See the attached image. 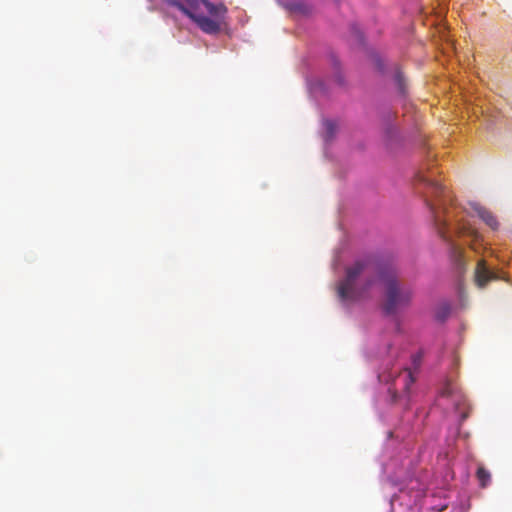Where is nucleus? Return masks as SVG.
I'll list each match as a JSON object with an SVG mask.
<instances>
[{"mask_svg": "<svg viewBox=\"0 0 512 512\" xmlns=\"http://www.w3.org/2000/svg\"><path fill=\"white\" fill-rule=\"evenodd\" d=\"M394 78H395V81H396V83H397V85H398V87H399V90H400L402 93H404V86H405V85H404V76H403L402 72H401L399 69H397V70L395 71V76H394Z\"/></svg>", "mask_w": 512, "mask_h": 512, "instance_id": "nucleus-11", "label": "nucleus"}, {"mask_svg": "<svg viewBox=\"0 0 512 512\" xmlns=\"http://www.w3.org/2000/svg\"><path fill=\"white\" fill-rule=\"evenodd\" d=\"M345 271V278L337 286L341 301L358 300L379 283L384 291L383 310L386 314L394 315L412 302V287L401 285L396 270L390 266H379L372 258L364 257L357 259Z\"/></svg>", "mask_w": 512, "mask_h": 512, "instance_id": "nucleus-1", "label": "nucleus"}, {"mask_svg": "<svg viewBox=\"0 0 512 512\" xmlns=\"http://www.w3.org/2000/svg\"><path fill=\"white\" fill-rule=\"evenodd\" d=\"M287 8L294 13L298 14H307L310 11V8L307 4L303 2H292L287 4Z\"/></svg>", "mask_w": 512, "mask_h": 512, "instance_id": "nucleus-10", "label": "nucleus"}, {"mask_svg": "<svg viewBox=\"0 0 512 512\" xmlns=\"http://www.w3.org/2000/svg\"><path fill=\"white\" fill-rule=\"evenodd\" d=\"M325 128H326V138L327 140H330L335 133V124L332 121H325Z\"/></svg>", "mask_w": 512, "mask_h": 512, "instance_id": "nucleus-12", "label": "nucleus"}, {"mask_svg": "<svg viewBox=\"0 0 512 512\" xmlns=\"http://www.w3.org/2000/svg\"><path fill=\"white\" fill-rule=\"evenodd\" d=\"M396 381H402L404 391L408 392L410 389V386L415 382V379L412 375V372L409 369H405V371L403 373H400L397 376Z\"/></svg>", "mask_w": 512, "mask_h": 512, "instance_id": "nucleus-8", "label": "nucleus"}, {"mask_svg": "<svg viewBox=\"0 0 512 512\" xmlns=\"http://www.w3.org/2000/svg\"><path fill=\"white\" fill-rule=\"evenodd\" d=\"M163 6L177 9L206 34L219 33L227 14L224 4H213L208 0H162Z\"/></svg>", "mask_w": 512, "mask_h": 512, "instance_id": "nucleus-2", "label": "nucleus"}, {"mask_svg": "<svg viewBox=\"0 0 512 512\" xmlns=\"http://www.w3.org/2000/svg\"><path fill=\"white\" fill-rule=\"evenodd\" d=\"M419 180L427 183L434 200L428 202L434 225L441 238L445 241L449 240L446 234L445 228L450 220V211L447 208V202L450 201V196L446 191V188L433 180L427 179L424 176H420Z\"/></svg>", "mask_w": 512, "mask_h": 512, "instance_id": "nucleus-3", "label": "nucleus"}, {"mask_svg": "<svg viewBox=\"0 0 512 512\" xmlns=\"http://www.w3.org/2000/svg\"><path fill=\"white\" fill-rule=\"evenodd\" d=\"M452 250L457 262L459 263V265H462V251L456 247H453Z\"/></svg>", "mask_w": 512, "mask_h": 512, "instance_id": "nucleus-13", "label": "nucleus"}, {"mask_svg": "<svg viewBox=\"0 0 512 512\" xmlns=\"http://www.w3.org/2000/svg\"><path fill=\"white\" fill-rule=\"evenodd\" d=\"M455 408L457 411L460 412L461 422L465 421L469 417L471 407L464 397H462L458 402L455 403Z\"/></svg>", "mask_w": 512, "mask_h": 512, "instance_id": "nucleus-7", "label": "nucleus"}, {"mask_svg": "<svg viewBox=\"0 0 512 512\" xmlns=\"http://www.w3.org/2000/svg\"><path fill=\"white\" fill-rule=\"evenodd\" d=\"M495 272L491 271L484 260H479L475 270V280L480 287H484L489 281L497 279Z\"/></svg>", "mask_w": 512, "mask_h": 512, "instance_id": "nucleus-4", "label": "nucleus"}, {"mask_svg": "<svg viewBox=\"0 0 512 512\" xmlns=\"http://www.w3.org/2000/svg\"><path fill=\"white\" fill-rule=\"evenodd\" d=\"M476 477L479 481V485L481 488H486L491 482V474L490 472L483 466H479L476 471Z\"/></svg>", "mask_w": 512, "mask_h": 512, "instance_id": "nucleus-6", "label": "nucleus"}, {"mask_svg": "<svg viewBox=\"0 0 512 512\" xmlns=\"http://www.w3.org/2000/svg\"><path fill=\"white\" fill-rule=\"evenodd\" d=\"M456 230H457V233L460 235L472 236L475 239L478 237L477 231L471 225H469L467 223H461L458 220H457V224H456Z\"/></svg>", "mask_w": 512, "mask_h": 512, "instance_id": "nucleus-9", "label": "nucleus"}, {"mask_svg": "<svg viewBox=\"0 0 512 512\" xmlns=\"http://www.w3.org/2000/svg\"><path fill=\"white\" fill-rule=\"evenodd\" d=\"M474 211L477 213V215L493 230L498 229L499 223L496 219V217L485 207L479 205V204H473L472 205Z\"/></svg>", "mask_w": 512, "mask_h": 512, "instance_id": "nucleus-5", "label": "nucleus"}]
</instances>
